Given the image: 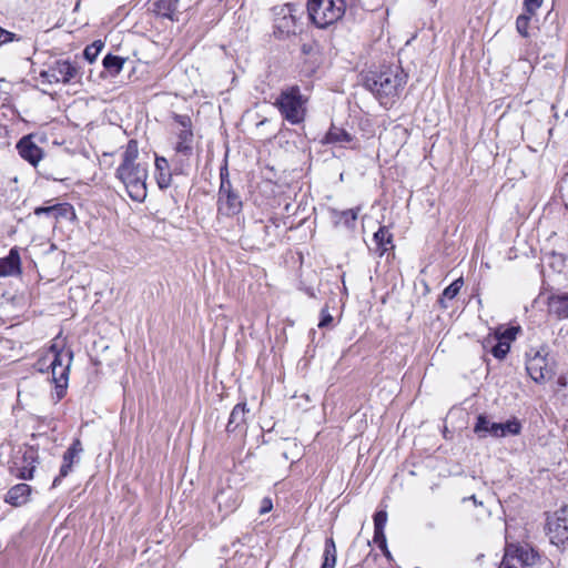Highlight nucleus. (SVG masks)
I'll return each instance as SVG.
<instances>
[{
    "label": "nucleus",
    "instance_id": "nucleus-1",
    "mask_svg": "<svg viewBox=\"0 0 568 568\" xmlns=\"http://www.w3.org/2000/svg\"><path fill=\"white\" fill-rule=\"evenodd\" d=\"M138 156V141L130 140L124 146L122 162L116 169V178L125 185L133 201L142 202L146 197L148 168L136 162Z\"/></svg>",
    "mask_w": 568,
    "mask_h": 568
},
{
    "label": "nucleus",
    "instance_id": "nucleus-2",
    "mask_svg": "<svg viewBox=\"0 0 568 568\" xmlns=\"http://www.w3.org/2000/svg\"><path fill=\"white\" fill-rule=\"evenodd\" d=\"M407 81V74L400 67H388L379 72H371L365 77L364 85L381 102L388 105L403 90Z\"/></svg>",
    "mask_w": 568,
    "mask_h": 568
},
{
    "label": "nucleus",
    "instance_id": "nucleus-3",
    "mask_svg": "<svg viewBox=\"0 0 568 568\" xmlns=\"http://www.w3.org/2000/svg\"><path fill=\"white\" fill-rule=\"evenodd\" d=\"M306 103L307 98L301 93L300 87L291 85L281 91L274 105L288 123L301 124L306 116Z\"/></svg>",
    "mask_w": 568,
    "mask_h": 568
},
{
    "label": "nucleus",
    "instance_id": "nucleus-4",
    "mask_svg": "<svg viewBox=\"0 0 568 568\" xmlns=\"http://www.w3.org/2000/svg\"><path fill=\"white\" fill-rule=\"evenodd\" d=\"M345 0H310L307 11L313 23L318 28H326L345 14Z\"/></svg>",
    "mask_w": 568,
    "mask_h": 568
},
{
    "label": "nucleus",
    "instance_id": "nucleus-5",
    "mask_svg": "<svg viewBox=\"0 0 568 568\" xmlns=\"http://www.w3.org/2000/svg\"><path fill=\"white\" fill-rule=\"evenodd\" d=\"M526 371L538 384L550 381L555 376V361L547 347L530 348L526 353Z\"/></svg>",
    "mask_w": 568,
    "mask_h": 568
},
{
    "label": "nucleus",
    "instance_id": "nucleus-6",
    "mask_svg": "<svg viewBox=\"0 0 568 568\" xmlns=\"http://www.w3.org/2000/svg\"><path fill=\"white\" fill-rule=\"evenodd\" d=\"M539 555L528 545H507L498 568H535Z\"/></svg>",
    "mask_w": 568,
    "mask_h": 568
},
{
    "label": "nucleus",
    "instance_id": "nucleus-7",
    "mask_svg": "<svg viewBox=\"0 0 568 568\" xmlns=\"http://www.w3.org/2000/svg\"><path fill=\"white\" fill-rule=\"evenodd\" d=\"M73 353L71 351L58 349L57 345H52L45 355L44 359H49V367L52 373V381L68 382L70 365L72 362Z\"/></svg>",
    "mask_w": 568,
    "mask_h": 568
},
{
    "label": "nucleus",
    "instance_id": "nucleus-8",
    "mask_svg": "<svg viewBox=\"0 0 568 568\" xmlns=\"http://www.w3.org/2000/svg\"><path fill=\"white\" fill-rule=\"evenodd\" d=\"M79 74V68L69 60H55L48 69L41 71L40 77L44 82L69 83Z\"/></svg>",
    "mask_w": 568,
    "mask_h": 568
},
{
    "label": "nucleus",
    "instance_id": "nucleus-9",
    "mask_svg": "<svg viewBox=\"0 0 568 568\" xmlns=\"http://www.w3.org/2000/svg\"><path fill=\"white\" fill-rule=\"evenodd\" d=\"M217 215L233 217L242 212L243 202L234 186L219 189L216 201Z\"/></svg>",
    "mask_w": 568,
    "mask_h": 568
},
{
    "label": "nucleus",
    "instance_id": "nucleus-10",
    "mask_svg": "<svg viewBox=\"0 0 568 568\" xmlns=\"http://www.w3.org/2000/svg\"><path fill=\"white\" fill-rule=\"evenodd\" d=\"M33 214L36 217L44 216L49 227H54L62 220L72 221L75 219L74 209L69 203L38 206L34 209Z\"/></svg>",
    "mask_w": 568,
    "mask_h": 568
},
{
    "label": "nucleus",
    "instance_id": "nucleus-11",
    "mask_svg": "<svg viewBox=\"0 0 568 568\" xmlns=\"http://www.w3.org/2000/svg\"><path fill=\"white\" fill-rule=\"evenodd\" d=\"M174 121L181 126L176 133L175 151L185 156H190L193 151L194 134L192 131V122L189 115L175 114Z\"/></svg>",
    "mask_w": 568,
    "mask_h": 568
},
{
    "label": "nucleus",
    "instance_id": "nucleus-12",
    "mask_svg": "<svg viewBox=\"0 0 568 568\" xmlns=\"http://www.w3.org/2000/svg\"><path fill=\"white\" fill-rule=\"evenodd\" d=\"M83 453V446L79 438H75L62 456V465L59 475L54 478L52 486L57 487L61 480L72 471V466L78 464Z\"/></svg>",
    "mask_w": 568,
    "mask_h": 568
},
{
    "label": "nucleus",
    "instance_id": "nucleus-13",
    "mask_svg": "<svg viewBox=\"0 0 568 568\" xmlns=\"http://www.w3.org/2000/svg\"><path fill=\"white\" fill-rule=\"evenodd\" d=\"M179 2L180 0H149L148 10L158 17L178 21Z\"/></svg>",
    "mask_w": 568,
    "mask_h": 568
},
{
    "label": "nucleus",
    "instance_id": "nucleus-14",
    "mask_svg": "<svg viewBox=\"0 0 568 568\" xmlns=\"http://www.w3.org/2000/svg\"><path fill=\"white\" fill-rule=\"evenodd\" d=\"M17 149L22 159L36 166L43 156L41 148H39L30 136H23L17 144Z\"/></svg>",
    "mask_w": 568,
    "mask_h": 568
},
{
    "label": "nucleus",
    "instance_id": "nucleus-15",
    "mask_svg": "<svg viewBox=\"0 0 568 568\" xmlns=\"http://www.w3.org/2000/svg\"><path fill=\"white\" fill-rule=\"evenodd\" d=\"M36 452L32 449H26L22 455L23 465H19L18 460L13 462V466L10 467L11 473L22 479H31L34 471Z\"/></svg>",
    "mask_w": 568,
    "mask_h": 568
},
{
    "label": "nucleus",
    "instance_id": "nucleus-16",
    "mask_svg": "<svg viewBox=\"0 0 568 568\" xmlns=\"http://www.w3.org/2000/svg\"><path fill=\"white\" fill-rule=\"evenodd\" d=\"M547 527L552 544L560 545L568 540V527L565 517L557 516L555 520L548 521Z\"/></svg>",
    "mask_w": 568,
    "mask_h": 568
},
{
    "label": "nucleus",
    "instance_id": "nucleus-17",
    "mask_svg": "<svg viewBox=\"0 0 568 568\" xmlns=\"http://www.w3.org/2000/svg\"><path fill=\"white\" fill-rule=\"evenodd\" d=\"M21 274L20 250L14 246L8 256L2 257V276H18Z\"/></svg>",
    "mask_w": 568,
    "mask_h": 568
},
{
    "label": "nucleus",
    "instance_id": "nucleus-18",
    "mask_svg": "<svg viewBox=\"0 0 568 568\" xmlns=\"http://www.w3.org/2000/svg\"><path fill=\"white\" fill-rule=\"evenodd\" d=\"M31 487L28 484L13 486L6 495L4 501L14 507H20L29 501Z\"/></svg>",
    "mask_w": 568,
    "mask_h": 568
},
{
    "label": "nucleus",
    "instance_id": "nucleus-19",
    "mask_svg": "<svg viewBox=\"0 0 568 568\" xmlns=\"http://www.w3.org/2000/svg\"><path fill=\"white\" fill-rule=\"evenodd\" d=\"M499 423L491 422L487 416L479 415L474 426V433L478 438H485L488 435L498 438Z\"/></svg>",
    "mask_w": 568,
    "mask_h": 568
},
{
    "label": "nucleus",
    "instance_id": "nucleus-20",
    "mask_svg": "<svg viewBox=\"0 0 568 568\" xmlns=\"http://www.w3.org/2000/svg\"><path fill=\"white\" fill-rule=\"evenodd\" d=\"M155 180L161 190L168 189L172 182L169 162L163 156L155 158Z\"/></svg>",
    "mask_w": 568,
    "mask_h": 568
},
{
    "label": "nucleus",
    "instance_id": "nucleus-21",
    "mask_svg": "<svg viewBox=\"0 0 568 568\" xmlns=\"http://www.w3.org/2000/svg\"><path fill=\"white\" fill-rule=\"evenodd\" d=\"M246 404L239 403L236 404L231 414L226 425V430L229 433H234L240 429L245 424V414H246Z\"/></svg>",
    "mask_w": 568,
    "mask_h": 568
},
{
    "label": "nucleus",
    "instance_id": "nucleus-22",
    "mask_svg": "<svg viewBox=\"0 0 568 568\" xmlns=\"http://www.w3.org/2000/svg\"><path fill=\"white\" fill-rule=\"evenodd\" d=\"M354 139L355 138L344 129L332 125V128L324 138V143L339 144L344 146L346 144L352 143Z\"/></svg>",
    "mask_w": 568,
    "mask_h": 568
},
{
    "label": "nucleus",
    "instance_id": "nucleus-23",
    "mask_svg": "<svg viewBox=\"0 0 568 568\" xmlns=\"http://www.w3.org/2000/svg\"><path fill=\"white\" fill-rule=\"evenodd\" d=\"M301 52L305 57L306 72L313 73L320 63L318 47L315 42L303 43Z\"/></svg>",
    "mask_w": 568,
    "mask_h": 568
},
{
    "label": "nucleus",
    "instance_id": "nucleus-24",
    "mask_svg": "<svg viewBox=\"0 0 568 568\" xmlns=\"http://www.w3.org/2000/svg\"><path fill=\"white\" fill-rule=\"evenodd\" d=\"M549 311L559 317H568V293L554 294L548 300Z\"/></svg>",
    "mask_w": 568,
    "mask_h": 568
},
{
    "label": "nucleus",
    "instance_id": "nucleus-25",
    "mask_svg": "<svg viewBox=\"0 0 568 568\" xmlns=\"http://www.w3.org/2000/svg\"><path fill=\"white\" fill-rule=\"evenodd\" d=\"M274 33L280 38L290 36L291 33H295L296 31V20L293 14H284L282 18H278L274 26Z\"/></svg>",
    "mask_w": 568,
    "mask_h": 568
},
{
    "label": "nucleus",
    "instance_id": "nucleus-26",
    "mask_svg": "<svg viewBox=\"0 0 568 568\" xmlns=\"http://www.w3.org/2000/svg\"><path fill=\"white\" fill-rule=\"evenodd\" d=\"M393 235L387 227L381 226L378 231L374 233V242L379 251V255H383L389 248H393Z\"/></svg>",
    "mask_w": 568,
    "mask_h": 568
},
{
    "label": "nucleus",
    "instance_id": "nucleus-27",
    "mask_svg": "<svg viewBox=\"0 0 568 568\" xmlns=\"http://www.w3.org/2000/svg\"><path fill=\"white\" fill-rule=\"evenodd\" d=\"M234 491L232 489L221 490L215 496V501L220 509L224 507L225 511H232L236 506V498L234 497Z\"/></svg>",
    "mask_w": 568,
    "mask_h": 568
},
{
    "label": "nucleus",
    "instance_id": "nucleus-28",
    "mask_svg": "<svg viewBox=\"0 0 568 568\" xmlns=\"http://www.w3.org/2000/svg\"><path fill=\"white\" fill-rule=\"evenodd\" d=\"M124 62L125 59L112 54H106L102 61L104 69L112 77L118 75L122 71Z\"/></svg>",
    "mask_w": 568,
    "mask_h": 568
},
{
    "label": "nucleus",
    "instance_id": "nucleus-29",
    "mask_svg": "<svg viewBox=\"0 0 568 568\" xmlns=\"http://www.w3.org/2000/svg\"><path fill=\"white\" fill-rule=\"evenodd\" d=\"M323 564L321 568H335L336 565V546L333 538L325 540Z\"/></svg>",
    "mask_w": 568,
    "mask_h": 568
},
{
    "label": "nucleus",
    "instance_id": "nucleus-30",
    "mask_svg": "<svg viewBox=\"0 0 568 568\" xmlns=\"http://www.w3.org/2000/svg\"><path fill=\"white\" fill-rule=\"evenodd\" d=\"M336 224H343L346 227H353L357 220V210L349 209L345 211L334 212Z\"/></svg>",
    "mask_w": 568,
    "mask_h": 568
},
{
    "label": "nucleus",
    "instance_id": "nucleus-31",
    "mask_svg": "<svg viewBox=\"0 0 568 568\" xmlns=\"http://www.w3.org/2000/svg\"><path fill=\"white\" fill-rule=\"evenodd\" d=\"M499 427L498 437L519 435L521 430V424L516 418L507 420L506 423H499Z\"/></svg>",
    "mask_w": 568,
    "mask_h": 568
},
{
    "label": "nucleus",
    "instance_id": "nucleus-32",
    "mask_svg": "<svg viewBox=\"0 0 568 568\" xmlns=\"http://www.w3.org/2000/svg\"><path fill=\"white\" fill-rule=\"evenodd\" d=\"M534 16L535 14H530L524 10V12L517 17L516 30L521 37H524V38L529 37L528 29H529L530 20Z\"/></svg>",
    "mask_w": 568,
    "mask_h": 568
},
{
    "label": "nucleus",
    "instance_id": "nucleus-33",
    "mask_svg": "<svg viewBox=\"0 0 568 568\" xmlns=\"http://www.w3.org/2000/svg\"><path fill=\"white\" fill-rule=\"evenodd\" d=\"M102 49H103V43L100 40L94 41L93 43L85 47V49L83 51V57L90 63H92L95 61V59L98 58V55Z\"/></svg>",
    "mask_w": 568,
    "mask_h": 568
},
{
    "label": "nucleus",
    "instance_id": "nucleus-34",
    "mask_svg": "<svg viewBox=\"0 0 568 568\" xmlns=\"http://www.w3.org/2000/svg\"><path fill=\"white\" fill-rule=\"evenodd\" d=\"M12 41H17L24 47H29L30 44V39L2 29V45Z\"/></svg>",
    "mask_w": 568,
    "mask_h": 568
},
{
    "label": "nucleus",
    "instance_id": "nucleus-35",
    "mask_svg": "<svg viewBox=\"0 0 568 568\" xmlns=\"http://www.w3.org/2000/svg\"><path fill=\"white\" fill-rule=\"evenodd\" d=\"M509 349H510V344L507 341L498 339V342L491 348V354L496 358L503 359L506 357Z\"/></svg>",
    "mask_w": 568,
    "mask_h": 568
},
{
    "label": "nucleus",
    "instance_id": "nucleus-36",
    "mask_svg": "<svg viewBox=\"0 0 568 568\" xmlns=\"http://www.w3.org/2000/svg\"><path fill=\"white\" fill-rule=\"evenodd\" d=\"M464 282L463 278H457L449 286H447L443 292V298L453 300L460 291Z\"/></svg>",
    "mask_w": 568,
    "mask_h": 568
},
{
    "label": "nucleus",
    "instance_id": "nucleus-37",
    "mask_svg": "<svg viewBox=\"0 0 568 568\" xmlns=\"http://www.w3.org/2000/svg\"><path fill=\"white\" fill-rule=\"evenodd\" d=\"M230 187V186H233L231 180H230V173H229V168H227V163L225 162L221 168H220V187L219 189H224V187Z\"/></svg>",
    "mask_w": 568,
    "mask_h": 568
},
{
    "label": "nucleus",
    "instance_id": "nucleus-38",
    "mask_svg": "<svg viewBox=\"0 0 568 568\" xmlns=\"http://www.w3.org/2000/svg\"><path fill=\"white\" fill-rule=\"evenodd\" d=\"M387 513L379 510L374 515V529H385Z\"/></svg>",
    "mask_w": 568,
    "mask_h": 568
},
{
    "label": "nucleus",
    "instance_id": "nucleus-39",
    "mask_svg": "<svg viewBox=\"0 0 568 568\" xmlns=\"http://www.w3.org/2000/svg\"><path fill=\"white\" fill-rule=\"evenodd\" d=\"M542 2L544 0H524V10L530 14H536Z\"/></svg>",
    "mask_w": 568,
    "mask_h": 568
},
{
    "label": "nucleus",
    "instance_id": "nucleus-40",
    "mask_svg": "<svg viewBox=\"0 0 568 568\" xmlns=\"http://www.w3.org/2000/svg\"><path fill=\"white\" fill-rule=\"evenodd\" d=\"M374 542L377 544L382 550H386L387 541L384 529H374Z\"/></svg>",
    "mask_w": 568,
    "mask_h": 568
},
{
    "label": "nucleus",
    "instance_id": "nucleus-41",
    "mask_svg": "<svg viewBox=\"0 0 568 568\" xmlns=\"http://www.w3.org/2000/svg\"><path fill=\"white\" fill-rule=\"evenodd\" d=\"M333 322V316L328 313L327 308H323L321 311V320L318 323V327H327Z\"/></svg>",
    "mask_w": 568,
    "mask_h": 568
},
{
    "label": "nucleus",
    "instance_id": "nucleus-42",
    "mask_svg": "<svg viewBox=\"0 0 568 568\" xmlns=\"http://www.w3.org/2000/svg\"><path fill=\"white\" fill-rule=\"evenodd\" d=\"M560 192L564 200L566 201V206L568 209V173L561 180Z\"/></svg>",
    "mask_w": 568,
    "mask_h": 568
},
{
    "label": "nucleus",
    "instance_id": "nucleus-43",
    "mask_svg": "<svg viewBox=\"0 0 568 568\" xmlns=\"http://www.w3.org/2000/svg\"><path fill=\"white\" fill-rule=\"evenodd\" d=\"M517 329L515 327H509L505 329L501 334V336L498 339L507 341L508 343L516 337Z\"/></svg>",
    "mask_w": 568,
    "mask_h": 568
},
{
    "label": "nucleus",
    "instance_id": "nucleus-44",
    "mask_svg": "<svg viewBox=\"0 0 568 568\" xmlns=\"http://www.w3.org/2000/svg\"><path fill=\"white\" fill-rule=\"evenodd\" d=\"M55 384V390H57V398L61 399L65 395V389L68 386V382H57Z\"/></svg>",
    "mask_w": 568,
    "mask_h": 568
},
{
    "label": "nucleus",
    "instance_id": "nucleus-45",
    "mask_svg": "<svg viewBox=\"0 0 568 568\" xmlns=\"http://www.w3.org/2000/svg\"><path fill=\"white\" fill-rule=\"evenodd\" d=\"M273 508V504H272V500L267 497L263 498L262 500V505H261V508H260V514H266L268 511H271Z\"/></svg>",
    "mask_w": 568,
    "mask_h": 568
},
{
    "label": "nucleus",
    "instance_id": "nucleus-46",
    "mask_svg": "<svg viewBox=\"0 0 568 568\" xmlns=\"http://www.w3.org/2000/svg\"><path fill=\"white\" fill-rule=\"evenodd\" d=\"M384 555L387 557V558H390V552L389 550L386 548V550H383Z\"/></svg>",
    "mask_w": 568,
    "mask_h": 568
},
{
    "label": "nucleus",
    "instance_id": "nucleus-47",
    "mask_svg": "<svg viewBox=\"0 0 568 568\" xmlns=\"http://www.w3.org/2000/svg\"><path fill=\"white\" fill-rule=\"evenodd\" d=\"M20 45L22 47V44H20ZM29 45H31V43ZM23 48H24V45H23ZM29 48L30 47H26V49H27L26 54H29V51H28Z\"/></svg>",
    "mask_w": 568,
    "mask_h": 568
},
{
    "label": "nucleus",
    "instance_id": "nucleus-48",
    "mask_svg": "<svg viewBox=\"0 0 568 568\" xmlns=\"http://www.w3.org/2000/svg\"><path fill=\"white\" fill-rule=\"evenodd\" d=\"M559 384L565 385V382L562 381V378H559Z\"/></svg>",
    "mask_w": 568,
    "mask_h": 568
}]
</instances>
